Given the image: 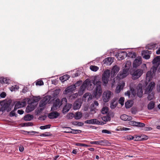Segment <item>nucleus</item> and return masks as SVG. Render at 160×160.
Segmentation results:
<instances>
[{"mask_svg": "<svg viewBox=\"0 0 160 160\" xmlns=\"http://www.w3.org/2000/svg\"><path fill=\"white\" fill-rule=\"evenodd\" d=\"M84 83L87 86H90V88L89 89V90L92 89L96 85L95 91L93 93V97L98 98L101 96L102 89L100 81H98L96 82L95 80H90L88 79L85 81Z\"/></svg>", "mask_w": 160, "mask_h": 160, "instance_id": "nucleus-1", "label": "nucleus"}, {"mask_svg": "<svg viewBox=\"0 0 160 160\" xmlns=\"http://www.w3.org/2000/svg\"><path fill=\"white\" fill-rule=\"evenodd\" d=\"M11 101H0V106L1 111L3 112L6 111L9 112L11 110L12 107L11 106Z\"/></svg>", "mask_w": 160, "mask_h": 160, "instance_id": "nucleus-2", "label": "nucleus"}, {"mask_svg": "<svg viewBox=\"0 0 160 160\" xmlns=\"http://www.w3.org/2000/svg\"><path fill=\"white\" fill-rule=\"evenodd\" d=\"M110 71L108 70H107L104 71V72L102 74V80L103 83V84L105 86H106L108 82L110 76Z\"/></svg>", "mask_w": 160, "mask_h": 160, "instance_id": "nucleus-3", "label": "nucleus"}, {"mask_svg": "<svg viewBox=\"0 0 160 160\" xmlns=\"http://www.w3.org/2000/svg\"><path fill=\"white\" fill-rule=\"evenodd\" d=\"M111 96V92L106 91L104 92L102 94V100L105 102H108L110 100Z\"/></svg>", "mask_w": 160, "mask_h": 160, "instance_id": "nucleus-4", "label": "nucleus"}, {"mask_svg": "<svg viewBox=\"0 0 160 160\" xmlns=\"http://www.w3.org/2000/svg\"><path fill=\"white\" fill-rule=\"evenodd\" d=\"M143 71L141 69H138L134 71L132 76V78L134 80H136L142 74Z\"/></svg>", "mask_w": 160, "mask_h": 160, "instance_id": "nucleus-5", "label": "nucleus"}, {"mask_svg": "<svg viewBox=\"0 0 160 160\" xmlns=\"http://www.w3.org/2000/svg\"><path fill=\"white\" fill-rule=\"evenodd\" d=\"M51 98V96H47L44 97L41 101L39 103V106L40 107H43L49 102Z\"/></svg>", "mask_w": 160, "mask_h": 160, "instance_id": "nucleus-6", "label": "nucleus"}, {"mask_svg": "<svg viewBox=\"0 0 160 160\" xmlns=\"http://www.w3.org/2000/svg\"><path fill=\"white\" fill-rule=\"evenodd\" d=\"M127 55V53L126 52L119 51L115 56L118 60H121L124 59Z\"/></svg>", "mask_w": 160, "mask_h": 160, "instance_id": "nucleus-7", "label": "nucleus"}, {"mask_svg": "<svg viewBox=\"0 0 160 160\" xmlns=\"http://www.w3.org/2000/svg\"><path fill=\"white\" fill-rule=\"evenodd\" d=\"M90 143L91 144H95L97 145L104 146L108 145V144H109L110 143L108 141L106 140H104L95 141H92L90 142Z\"/></svg>", "mask_w": 160, "mask_h": 160, "instance_id": "nucleus-8", "label": "nucleus"}, {"mask_svg": "<svg viewBox=\"0 0 160 160\" xmlns=\"http://www.w3.org/2000/svg\"><path fill=\"white\" fill-rule=\"evenodd\" d=\"M155 85V84L154 82H151L146 88L145 91V94L149 93L154 88Z\"/></svg>", "mask_w": 160, "mask_h": 160, "instance_id": "nucleus-9", "label": "nucleus"}, {"mask_svg": "<svg viewBox=\"0 0 160 160\" xmlns=\"http://www.w3.org/2000/svg\"><path fill=\"white\" fill-rule=\"evenodd\" d=\"M76 89L74 86L71 85L67 87L65 90L64 91L63 93L64 94H67L68 93H71Z\"/></svg>", "mask_w": 160, "mask_h": 160, "instance_id": "nucleus-10", "label": "nucleus"}, {"mask_svg": "<svg viewBox=\"0 0 160 160\" xmlns=\"http://www.w3.org/2000/svg\"><path fill=\"white\" fill-rule=\"evenodd\" d=\"M142 62V58L141 57H137L134 60L133 62V67L137 68L139 66Z\"/></svg>", "mask_w": 160, "mask_h": 160, "instance_id": "nucleus-11", "label": "nucleus"}, {"mask_svg": "<svg viewBox=\"0 0 160 160\" xmlns=\"http://www.w3.org/2000/svg\"><path fill=\"white\" fill-rule=\"evenodd\" d=\"M59 115V114L56 112H52L50 113L48 116V117L51 119H53L57 118Z\"/></svg>", "mask_w": 160, "mask_h": 160, "instance_id": "nucleus-12", "label": "nucleus"}, {"mask_svg": "<svg viewBox=\"0 0 160 160\" xmlns=\"http://www.w3.org/2000/svg\"><path fill=\"white\" fill-rule=\"evenodd\" d=\"M113 62V58L112 57H109L106 58L103 60L104 64L107 65H110Z\"/></svg>", "mask_w": 160, "mask_h": 160, "instance_id": "nucleus-13", "label": "nucleus"}, {"mask_svg": "<svg viewBox=\"0 0 160 160\" xmlns=\"http://www.w3.org/2000/svg\"><path fill=\"white\" fill-rule=\"evenodd\" d=\"M72 104L69 103H67L65 106L62 109V112L63 113H67L71 108Z\"/></svg>", "mask_w": 160, "mask_h": 160, "instance_id": "nucleus-14", "label": "nucleus"}, {"mask_svg": "<svg viewBox=\"0 0 160 160\" xmlns=\"http://www.w3.org/2000/svg\"><path fill=\"white\" fill-rule=\"evenodd\" d=\"M119 70V68L116 65L114 66L112 69L111 72L112 76L114 77V75H115L117 74Z\"/></svg>", "mask_w": 160, "mask_h": 160, "instance_id": "nucleus-15", "label": "nucleus"}, {"mask_svg": "<svg viewBox=\"0 0 160 160\" xmlns=\"http://www.w3.org/2000/svg\"><path fill=\"white\" fill-rule=\"evenodd\" d=\"M120 118L122 120L125 121H129L132 120V118L131 116L126 114L121 115Z\"/></svg>", "mask_w": 160, "mask_h": 160, "instance_id": "nucleus-16", "label": "nucleus"}, {"mask_svg": "<svg viewBox=\"0 0 160 160\" xmlns=\"http://www.w3.org/2000/svg\"><path fill=\"white\" fill-rule=\"evenodd\" d=\"M137 95L138 97L141 98L143 94V91L141 86H139L137 88Z\"/></svg>", "mask_w": 160, "mask_h": 160, "instance_id": "nucleus-17", "label": "nucleus"}, {"mask_svg": "<svg viewBox=\"0 0 160 160\" xmlns=\"http://www.w3.org/2000/svg\"><path fill=\"white\" fill-rule=\"evenodd\" d=\"M60 102L59 99L58 98L54 102L53 107L51 108V109L52 110L53 109L54 110L57 109V107H59L61 106H60Z\"/></svg>", "mask_w": 160, "mask_h": 160, "instance_id": "nucleus-18", "label": "nucleus"}, {"mask_svg": "<svg viewBox=\"0 0 160 160\" xmlns=\"http://www.w3.org/2000/svg\"><path fill=\"white\" fill-rule=\"evenodd\" d=\"M25 103H26L24 102H17L14 107V110H16L19 108L23 107L25 105Z\"/></svg>", "mask_w": 160, "mask_h": 160, "instance_id": "nucleus-19", "label": "nucleus"}, {"mask_svg": "<svg viewBox=\"0 0 160 160\" xmlns=\"http://www.w3.org/2000/svg\"><path fill=\"white\" fill-rule=\"evenodd\" d=\"M34 118L33 115L28 114L23 117V119L25 121H30L32 120Z\"/></svg>", "mask_w": 160, "mask_h": 160, "instance_id": "nucleus-20", "label": "nucleus"}, {"mask_svg": "<svg viewBox=\"0 0 160 160\" xmlns=\"http://www.w3.org/2000/svg\"><path fill=\"white\" fill-rule=\"evenodd\" d=\"M125 83H123L122 84L118 85L116 88V92L118 93L120 92L125 86Z\"/></svg>", "mask_w": 160, "mask_h": 160, "instance_id": "nucleus-21", "label": "nucleus"}, {"mask_svg": "<svg viewBox=\"0 0 160 160\" xmlns=\"http://www.w3.org/2000/svg\"><path fill=\"white\" fill-rule=\"evenodd\" d=\"M152 62L153 64H155L156 65H157V63L158 64V65H159V63H160V56H158L156 58H155L152 61Z\"/></svg>", "mask_w": 160, "mask_h": 160, "instance_id": "nucleus-22", "label": "nucleus"}, {"mask_svg": "<svg viewBox=\"0 0 160 160\" xmlns=\"http://www.w3.org/2000/svg\"><path fill=\"white\" fill-rule=\"evenodd\" d=\"M70 78V76L67 74H66L59 78V79L62 82H64L65 81L68 79Z\"/></svg>", "mask_w": 160, "mask_h": 160, "instance_id": "nucleus-23", "label": "nucleus"}, {"mask_svg": "<svg viewBox=\"0 0 160 160\" xmlns=\"http://www.w3.org/2000/svg\"><path fill=\"white\" fill-rule=\"evenodd\" d=\"M152 72L151 71H148L146 75V79L148 81H150L152 78Z\"/></svg>", "mask_w": 160, "mask_h": 160, "instance_id": "nucleus-24", "label": "nucleus"}, {"mask_svg": "<svg viewBox=\"0 0 160 160\" xmlns=\"http://www.w3.org/2000/svg\"><path fill=\"white\" fill-rule=\"evenodd\" d=\"M81 106V104L78 101H75L74 104L73 108L74 110H75L79 109Z\"/></svg>", "mask_w": 160, "mask_h": 160, "instance_id": "nucleus-25", "label": "nucleus"}, {"mask_svg": "<svg viewBox=\"0 0 160 160\" xmlns=\"http://www.w3.org/2000/svg\"><path fill=\"white\" fill-rule=\"evenodd\" d=\"M82 131L79 130H73L72 129V130L70 131H64V133H71L73 134H77L81 132Z\"/></svg>", "mask_w": 160, "mask_h": 160, "instance_id": "nucleus-26", "label": "nucleus"}, {"mask_svg": "<svg viewBox=\"0 0 160 160\" xmlns=\"http://www.w3.org/2000/svg\"><path fill=\"white\" fill-rule=\"evenodd\" d=\"M61 91L60 89H58L54 90L52 94V97L53 98H56L57 97L60 93Z\"/></svg>", "mask_w": 160, "mask_h": 160, "instance_id": "nucleus-27", "label": "nucleus"}, {"mask_svg": "<svg viewBox=\"0 0 160 160\" xmlns=\"http://www.w3.org/2000/svg\"><path fill=\"white\" fill-rule=\"evenodd\" d=\"M117 105V103L115 99H112L111 102L110 107L112 109L115 108Z\"/></svg>", "mask_w": 160, "mask_h": 160, "instance_id": "nucleus-28", "label": "nucleus"}, {"mask_svg": "<svg viewBox=\"0 0 160 160\" xmlns=\"http://www.w3.org/2000/svg\"><path fill=\"white\" fill-rule=\"evenodd\" d=\"M74 116L75 119H79L82 117V114L80 112H77L75 114Z\"/></svg>", "mask_w": 160, "mask_h": 160, "instance_id": "nucleus-29", "label": "nucleus"}, {"mask_svg": "<svg viewBox=\"0 0 160 160\" xmlns=\"http://www.w3.org/2000/svg\"><path fill=\"white\" fill-rule=\"evenodd\" d=\"M155 107V103L153 101H151L148 105V108L149 110L153 109Z\"/></svg>", "mask_w": 160, "mask_h": 160, "instance_id": "nucleus-30", "label": "nucleus"}, {"mask_svg": "<svg viewBox=\"0 0 160 160\" xmlns=\"http://www.w3.org/2000/svg\"><path fill=\"white\" fill-rule=\"evenodd\" d=\"M0 82L1 83H9V80H8L6 78H0Z\"/></svg>", "mask_w": 160, "mask_h": 160, "instance_id": "nucleus-31", "label": "nucleus"}, {"mask_svg": "<svg viewBox=\"0 0 160 160\" xmlns=\"http://www.w3.org/2000/svg\"><path fill=\"white\" fill-rule=\"evenodd\" d=\"M34 108L31 105H28L26 111L27 112H29L34 110Z\"/></svg>", "mask_w": 160, "mask_h": 160, "instance_id": "nucleus-32", "label": "nucleus"}, {"mask_svg": "<svg viewBox=\"0 0 160 160\" xmlns=\"http://www.w3.org/2000/svg\"><path fill=\"white\" fill-rule=\"evenodd\" d=\"M132 106L131 101L130 100H128L125 103V106L127 108H129Z\"/></svg>", "mask_w": 160, "mask_h": 160, "instance_id": "nucleus-33", "label": "nucleus"}, {"mask_svg": "<svg viewBox=\"0 0 160 160\" xmlns=\"http://www.w3.org/2000/svg\"><path fill=\"white\" fill-rule=\"evenodd\" d=\"M155 47V45L153 44H148L146 47V49H152Z\"/></svg>", "mask_w": 160, "mask_h": 160, "instance_id": "nucleus-34", "label": "nucleus"}, {"mask_svg": "<svg viewBox=\"0 0 160 160\" xmlns=\"http://www.w3.org/2000/svg\"><path fill=\"white\" fill-rule=\"evenodd\" d=\"M102 119L105 122L110 121L111 120V117L109 115H107L106 116H103L102 118Z\"/></svg>", "mask_w": 160, "mask_h": 160, "instance_id": "nucleus-35", "label": "nucleus"}, {"mask_svg": "<svg viewBox=\"0 0 160 160\" xmlns=\"http://www.w3.org/2000/svg\"><path fill=\"white\" fill-rule=\"evenodd\" d=\"M90 68L92 71L96 72L99 69V68L96 66L91 65L90 67Z\"/></svg>", "mask_w": 160, "mask_h": 160, "instance_id": "nucleus-36", "label": "nucleus"}, {"mask_svg": "<svg viewBox=\"0 0 160 160\" xmlns=\"http://www.w3.org/2000/svg\"><path fill=\"white\" fill-rule=\"evenodd\" d=\"M154 93L153 92H152L151 93L148 94L147 97L148 100L149 101H150L153 99L154 97Z\"/></svg>", "mask_w": 160, "mask_h": 160, "instance_id": "nucleus-37", "label": "nucleus"}, {"mask_svg": "<svg viewBox=\"0 0 160 160\" xmlns=\"http://www.w3.org/2000/svg\"><path fill=\"white\" fill-rule=\"evenodd\" d=\"M108 108L107 107H104L102 109L101 112L103 114H105L108 112Z\"/></svg>", "mask_w": 160, "mask_h": 160, "instance_id": "nucleus-38", "label": "nucleus"}, {"mask_svg": "<svg viewBox=\"0 0 160 160\" xmlns=\"http://www.w3.org/2000/svg\"><path fill=\"white\" fill-rule=\"evenodd\" d=\"M18 86L17 85L12 86L9 88L10 90L12 92L13 91H16L18 89Z\"/></svg>", "mask_w": 160, "mask_h": 160, "instance_id": "nucleus-39", "label": "nucleus"}, {"mask_svg": "<svg viewBox=\"0 0 160 160\" xmlns=\"http://www.w3.org/2000/svg\"><path fill=\"white\" fill-rule=\"evenodd\" d=\"M51 126V125L50 124H48L45 126H42L40 127V128L42 130L49 128H50Z\"/></svg>", "mask_w": 160, "mask_h": 160, "instance_id": "nucleus-40", "label": "nucleus"}, {"mask_svg": "<svg viewBox=\"0 0 160 160\" xmlns=\"http://www.w3.org/2000/svg\"><path fill=\"white\" fill-rule=\"evenodd\" d=\"M136 126L137 127H143L145 126V124L142 122H136Z\"/></svg>", "mask_w": 160, "mask_h": 160, "instance_id": "nucleus-41", "label": "nucleus"}, {"mask_svg": "<svg viewBox=\"0 0 160 160\" xmlns=\"http://www.w3.org/2000/svg\"><path fill=\"white\" fill-rule=\"evenodd\" d=\"M66 117L67 119H70L74 117V116L72 113H70L67 114Z\"/></svg>", "mask_w": 160, "mask_h": 160, "instance_id": "nucleus-42", "label": "nucleus"}, {"mask_svg": "<svg viewBox=\"0 0 160 160\" xmlns=\"http://www.w3.org/2000/svg\"><path fill=\"white\" fill-rule=\"evenodd\" d=\"M129 69L128 68H124L123 69L122 72V74L123 75V76H125L127 75V74L128 72Z\"/></svg>", "mask_w": 160, "mask_h": 160, "instance_id": "nucleus-43", "label": "nucleus"}, {"mask_svg": "<svg viewBox=\"0 0 160 160\" xmlns=\"http://www.w3.org/2000/svg\"><path fill=\"white\" fill-rule=\"evenodd\" d=\"M129 69L128 68H124L123 69L122 72V74L123 75V76H125L127 75V74L128 72Z\"/></svg>", "mask_w": 160, "mask_h": 160, "instance_id": "nucleus-44", "label": "nucleus"}, {"mask_svg": "<svg viewBox=\"0 0 160 160\" xmlns=\"http://www.w3.org/2000/svg\"><path fill=\"white\" fill-rule=\"evenodd\" d=\"M86 88V86H85L84 84H82L80 87V90L79 91V92H82V93L85 90Z\"/></svg>", "mask_w": 160, "mask_h": 160, "instance_id": "nucleus-45", "label": "nucleus"}, {"mask_svg": "<svg viewBox=\"0 0 160 160\" xmlns=\"http://www.w3.org/2000/svg\"><path fill=\"white\" fill-rule=\"evenodd\" d=\"M76 145L77 146H81V147H89L90 146V145H88L87 144H85L83 143H76Z\"/></svg>", "mask_w": 160, "mask_h": 160, "instance_id": "nucleus-46", "label": "nucleus"}, {"mask_svg": "<svg viewBox=\"0 0 160 160\" xmlns=\"http://www.w3.org/2000/svg\"><path fill=\"white\" fill-rule=\"evenodd\" d=\"M67 99L66 98H63L61 99L60 102V106H61L63 104H65L67 103Z\"/></svg>", "mask_w": 160, "mask_h": 160, "instance_id": "nucleus-47", "label": "nucleus"}, {"mask_svg": "<svg viewBox=\"0 0 160 160\" xmlns=\"http://www.w3.org/2000/svg\"><path fill=\"white\" fill-rule=\"evenodd\" d=\"M44 109V108H38L36 109V113L37 115L39 114L41 112H42Z\"/></svg>", "mask_w": 160, "mask_h": 160, "instance_id": "nucleus-48", "label": "nucleus"}, {"mask_svg": "<svg viewBox=\"0 0 160 160\" xmlns=\"http://www.w3.org/2000/svg\"><path fill=\"white\" fill-rule=\"evenodd\" d=\"M124 98L123 97H121L119 100V103L122 106L124 105Z\"/></svg>", "mask_w": 160, "mask_h": 160, "instance_id": "nucleus-49", "label": "nucleus"}, {"mask_svg": "<svg viewBox=\"0 0 160 160\" xmlns=\"http://www.w3.org/2000/svg\"><path fill=\"white\" fill-rule=\"evenodd\" d=\"M44 84L42 80L37 81L36 82V85L37 86H41L43 85Z\"/></svg>", "mask_w": 160, "mask_h": 160, "instance_id": "nucleus-50", "label": "nucleus"}, {"mask_svg": "<svg viewBox=\"0 0 160 160\" xmlns=\"http://www.w3.org/2000/svg\"><path fill=\"white\" fill-rule=\"evenodd\" d=\"M143 138H141L140 136H137L135 137H133V140L135 141H139L142 140Z\"/></svg>", "mask_w": 160, "mask_h": 160, "instance_id": "nucleus-51", "label": "nucleus"}, {"mask_svg": "<svg viewBox=\"0 0 160 160\" xmlns=\"http://www.w3.org/2000/svg\"><path fill=\"white\" fill-rule=\"evenodd\" d=\"M129 124L130 125L136 126V122L134 121H130L129 122Z\"/></svg>", "mask_w": 160, "mask_h": 160, "instance_id": "nucleus-52", "label": "nucleus"}, {"mask_svg": "<svg viewBox=\"0 0 160 160\" xmlns=\"http://www.w3.org/2000/svg\"><path fill=\"white\" fill-rule=\"evenodd\" d=\"M50 132H46L40 135L39 136L41 137H48L50 136Z\"/></svg>", "mask_w": 160, "mask_h": 160, "instance_id": "nucleus-53", "label": "nucleus"}, {"mask_svg": "<svg viewBox=\"0 0 160 160\" xmlns=\"http://www.w3.org/2000/svg\"><path fill=\"white\" fill-rule=\"evenodd\" d=\"M130 62L129 61H127L125 65V68L129 69L130 67Z\"/></svg>", "mask_w": 160, "mask_h": 160, "instance_id": "nucleus-54", "label": "nucleus"}, {"mask_svg": "<svg viewBox=\"0 0 160 160\" xmlns=\"http://www.w3.org/2000/svg\"><path fill=\"white\" fill-rule=\"evenodd\" d=\"M16 110H14V109L10 113L9 116L10 117H13L14 116H16V113L15 112V111Z\"/></svg>", "mask_w": 160, "mask_h": 160, "instance_id": "nucleus-55", "label": "nucleus"}, {"mask_svg": "<svg viewBox=\"0 0 160 160\" xmlns=\"http://www.w3.org/2000/svg\"><path fill=\"white\" fill-rule=\"evenodd\" d=\"M84 123H85L88 124H93V119L88 120L86 121H85L84 122Z\"/></svg>", "mask_w": 160, "mask_h": 160, "instance_id": "nucleus-56", "label": "nucleus"}, {"mask_svg": "<svg viewBox=\"0 0 160 160\" xmlns=\"http://www.w3.org/2000/svg\"><path fill=\"white\" fill-rule=\"evenodd\" d=\"M93 124L99 125L100 124V121L97 119H93Z\"/></svg>", "mask_w": 160, "mask_h": 160, "instance_id": "nucleus-57", "label": "nucleus"}, {"mask_svg": "<svg viewBox=\"0 0 160 160\" xmlns=\"http://www.w3.org/2000/svg\"><path fill=\"white\" fill-rule=\"evenodd\" d=\"M81 83L82 81H79L76 82L74 85H73L75 86V88L76 89V87L79 86L81 84Z\"/></svg>", "mask_w": 160, "mask_h": 160, "instance_id": "nucleus-58", "label": "nucleus"}, {"mask_svg": "<svg viewBox=\"0 0 160 160\" xmlns=\"http://www.w3.org/2000/svg\"><path fill=\"white\" fill-rule=\"evenodd\" d=\"M74 124L78 126H81L83 125L84 123L80 122H75Z\"/></svg>", "mask_w": 160, "mask_h": 160, "instance_id": "nucleus-59", "label": "nucleus"}, {"mask_svg": "<svg viewBox=\"0 0 160 160\" xmlns=\"http://www.w3.org/2000/svg\"><path fill=\"white\" fill-rule=\"evenodd\" d=\"M98 103L97 101H95L94 102V103L92 104L91 105V107H95V106H97L98 105Z\"/></svg>", "mask_w": 160, "mask_h": 160, "instance_id": "nucleus-60", "label": "nucleus"}, {"mask_svg": "<svg viewBox=\"0 0 160 160\" xmlns=\"http://www.w3.org/2000/svg\"><path fill=\"white\" fill-rule=\"evenodd\" d=\"M25 126H32L33 125V123L32 122H28L25 123L23 124Z\"/></svg>", "mask_w": 160, "mask_h": 160, "instance_id": "nucleus-61", "label": "nucleus"}, {"mask_svg": "<svg viewBox=\"0 0 160 160\" xmlns=\"http://www.w3.org/2000/svg\"><path fill=\"white\" fill-rule=\"evenodd\" d=\"M27 133L31 135H34L36 133H39V132L35 131H28L27 132Z\"/></svg>", "mask_w": 160, "mask_h": 160, "instance_id": "nucleus-62", "label": "nucleus"}, {"mask_svg": "<svg viewBox=\"0 0 160 160\" xmlns=\"http://www.w3.org/2000/svg\"><path fill=\"white\" fill-rule=\"evenodd\" d=\"M142 52L143 54H149L151 53L152 52L151 51H148V50H145L143 51Z\"/></svg>", "mask_w": 160, "mask_h": 160, "instance_id": "nucleus-63", "label": "nucleus"}, {"mask_svg": "<svg viewBox=\"0 0 160 160\" xmlns=\"http://www.w3.org/2000/svg\"><path fill=\"white\" fill-rule=\"evenodd\" d=\"M102 133H107L108 134H111V132L110 131H108L106 129H103L102 131Z\"/></svg>", "mask_w": 160, "mask_h": 160, "instance_id": "nucleus-64", "label": "nucleus"}]
</instances>
